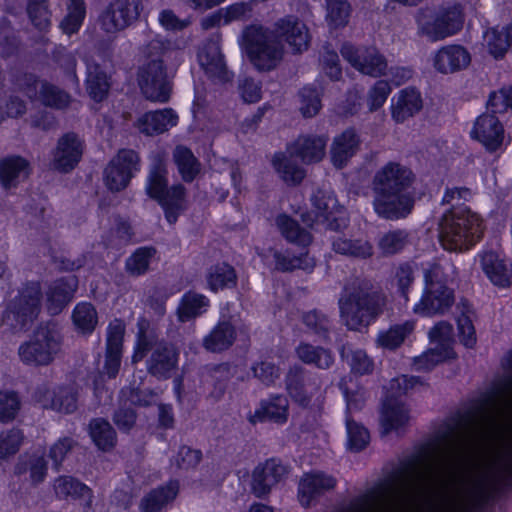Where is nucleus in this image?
Masks as SVG:
<instances>
[{
	"label": "nucleus",
	"mask_w": 512,
	"mask_h": 512,
	"mask_svg": "<svg viewBox=\"0 0 512 512\" xmlns=\"http://www.w3.org/2000/svg\"><path fill=\"white\" fill-rule=\"evenodd\" d=\"M279 39H283L295 53L307 50L310 43L307 26L294 17L279 20L273 31L256 24L247 26L239 43L256 69L269 71L280 63L284 54Z\"/></svg>",
	"instance_id": "nucleus-1"
},
{
	"label": "nucleus",
	"mask_w": 512,
	"mask_h": 512,
	"mask_svg": "<svg viewBox=\"0 0 512 512\" xmlns=\"http://www.w3.org/2000/svg\"><path fill=\"white\" fill-rule=\"evenodd\" d=\"M414 181L413 172L398 162L380 167L373 179L374 210L387 219H398L410 213L413 199L406 190Z\"/></svg>",
	"instance_id": "nucleus-2"
},
{
	"label": "nucleus",
	"mask_w": 512,
	"mask_h": 512,
	"mask_svg": "<svg viewBox=\"0 0 512 512\" xmlns=\"http://www.w3.org/2000/svg\"><path fill=\"white\" fill-rule=\"evenodd\" d=\"M482 234V221L468 206L446 212L440 223L439 238L444 249L462 251L473 246Z\"/></svg>",
	"instance_id": "nucleus-3"
},
{
	"label": "nucleus",
	"mask_w": 512,
	"mask_h": 512,
	"mask_svg": "<svg viewBox=\"0 0 512 512\" xmlns=\"http://www.w3.org/2000/svg\"><path fill=\"white\" fill-rule=\"evenodd\" d=\"M454 266L442 261L425 269V289L419 302L414 305V312L422 316L443 313L454 302L453 291L448 283L453 280Z\"/></svg>",
	"instance_id": "nucleus-4"
},
{
	"label": "nucleus",
	"mask_w": 512,
	"mask_h": 512,
	"mask_svg": "<svg viewBox=\"0 0 512 512\" xmlns=\"http://www.w3.org/2000/svg\"><path fill=\"white\" fill-rule=\"evenodd\" d=\"M327 139L324 136L306 135L299 137L287 148V154L274 155L272 164L276 172L287 183L296 184L304 178V170L293 163L299 158L304 163L319 162L325 156Z\"/></svg>",
	"instance_id": "nucleus-5"
},
{
	"label": "nucleus",
	"mask_w": 512,
	"mask_h": 512,
	"mask_svg": "<svg viewBox=\"0 0 512 512\" xmlns=\"http://www.w3.org/2000/svg\"><path fill=\"white\" fill-rule=\"evenodd\" d=\"M164 43L153 40L149 44V55L139 70L138 82L141 91L151 101L166 102L170 95V86L166 79L160 52L164 53Z\"/></svg>",
	"instance_id": "nucleus-6"
},
{
	"label": "nucleus",
	"mask_w": 512,
	"mask_h": 512,
	"mask_svg": "<svg viewBox=\"0 0 512 512\" xmlns=\"http://www.w3.org/2000/svg\"><path fill=\"white\" fill-rule=\"evenodd\" d=\"M418 33L436 42L457 34L463 27L464 17L459 5L438 10L424 9L416 17Z\"/></svg>",
	"instance_id": "nucleus-7"
},
{
	"label": "nucleus",
	"mask_w": 512,
	"mask_h": 512,
	"mask_svg": "<svg viewBox=\"0 0 512 512\" xmlns=\"http://www.w3.org/2000/svg\"><path fill=\"white\" fill-rule=\"evenodd\" d=\"M166 176L167 171L161 163L151 168L146 182V192L158 201L164 210L165 218L173 224L186 207L185 192L181 185L167 189Z\"/></svg>",
	"instance_id": "nucleus-8"
},
{
	"label": "nucleus",
	"mask_w": 512,
	"mask_h": 512,
	"mask_svg": "<svg viewBox=\"0 0 512 512\" xmlns=\"http://www.w3.org/2000/svg\"><path fill=\"white\" fill-rule=\"evenodd\" d=\"M60 347L61 335L58 327L48 324L38 328L28 341L19 346L18 355L24 364L46 366L55 359Z\"/></svg>",
	"instance_id": "nucleus-9"
},
{
	"label": "nucleus",
	"mask_w": 512,
	"mask_h": 512,
	"mask_svg": "<svg viewBox=\"0 0 512 512\" xmlns=\"http://www.w3.org/2000/svg\"><path fill=\"white\" fill-rule=\"evenodd\" d=\"M384 306L385 300L380 296L353 292L340 300L341 318L349 329L361 330L382 313Z\"/></svg>",
	"instance_id": "nucleus-10"
},
{
	"label": "nucleus",
	"mask_w": 512,
	"mask_h": 512,
	"mask_svg": "<svg viewBox=\"0 0 512 512\" xmlns=\"http://www.w3.org/2000/svg\"><path fill=\"white\" fill-rule=\"evenodd\" d=\"M416 383L415 378L402 375L390 383L391 396L384 402L380 423L384 433L398 431L404 427L410 417L406 405L394 395H401Z\"/></svg>",
	"instance_id": "nucleus-11"
},
{
	"label": "nucleus",
	"mask_w": 512,
	"mask_h": 512,
	"mask_svg": "<svg viewBox=\"0 0 512 512\" xmlns=\"http://www.w3.org/2000/svg\"><path fill=\"white\" fill-rule=\"evenodd\" d=\"M314 211L311 214H302V221L313 226L314 222L326 224L328 228L338 230L347 224V215L343 207L339 206L333 192L329 190H319L312 197Z\"/></svg>",
	"instance_id": "nucleus-12"
},
{
	"label": "nucleus",
	"mask_w": 512,
	"mask_h": 512,
	"mask_svg": "<svg viewBox=\"0 0 512 512\" xmlns=\"http://www.w3.org/2000/svg\"><path fill=\"white\" fill-rule=\"evenodd\" d=\"M139 169L137 153L129 149L120 150L104 171V183L109 190L120 191L127 187Z\"/></svg>",
	"instance_id": "nucleus-13"
},
{
	"label": "nucleus",
	"mask_w": 512,
	"mask_h": 512,
	"mask_svg": "<svg viewBox=\"0 0 512 512\" xmlns=\"http://www.w3.org/2000/svg\"><path fill=\"white\" fill-rule=\"evenodd\" d=\"M341 54L352 67L363 74L378 77L386 71L387 62L374 47L355 48L351 44H344Z\"/></svg>",
	"instance_id": "nucleus-14"
},
{
	"label": "nucleus",
	"mask_w": 512,
	"mask_h": 512,
	"mask_svg": "<svg viewBox=\"0 0 512 512\" xmlns=\"http://www.w3.org/2000/svg\"><path fill=\"white\" fill-rule=\"evenodd\" d=\"M470 52L462 45L448 44L431 55L434 70L440 74H454L467 69L471 63Z\"/></svg>",
	"instance_id": "nucleus-15"
},
{
	"label": "nucleus",
	"mask_w": 512,
	"mask_h": 512,
	"mask_svg": "<svg viewBox=\"0 0 512 512\" xmlns=\"http://www.w3.org/2000/svg\"><path fill=\"white\" fill-rule=\"evenodd\" d=\"M471 136L487 150L497 151L505 144V132L498 118L491 113L480 115L471 130Z\"/></svg>",
	"instance_id": "nucleus-16"
},
{
	"label": "nucleus",
	"mask_w": 512,
	"mask_h": 512,
	"mask_svg": "<svg viewBox=\"0 0 512 512\" xmlns=\"http://www.w3.org/2000/svg\"><path fill=\"white\" fill-rule=\"evenodd\" d=\"M139 14V0H115L101 17L102 28L114 33L126 28Z\"/></svg>",
	"instance_id": "nucleus-17"
},
{
	"label": "nucleus",
	"mask_w": 512,
	"mask_h": 512,
	"mask_svg": "<svg viewBox=\"0 0 512 512\" xmlns=\"http://www.w3.org/2000/svg\"><path fill=\"white\" fill-rule=\"evenodd\" d=\"M179 117L171 108L147 111L137 116L135 129L146 136L162 134L178 124Z\"/></svg>",
	"instance_id": "nucleus-18"
},
{
	"label": "nucleus",
	"mask_w": 512,
	"mask_h": 512,
	"mask_svg": "<svg viewBox=\"0 0 512 512\" xmlns=\"http://www.w3.org/2000/svg\"><path fill=\"white\" fill-rule=\"evenodd\" d=\"M53 491L60 500L77 502L84 510L93 504V492L84 483L71 476H59L53 481Z\"/></svg>",
	"instance_id": "nucleus-19"
},
{
	"label": "nucleus",
	"mask_w": 512,
	"mask_h": 512,
	"mask_svg": "<svg viewBox=\"0 0 512 512\" xmlns=\"http://www.w3.org/2000/svg\"><path fill=\"white\" fill-rule=\"evenodd\" d=\"M256 253L260 262L268 267L276 270L288 271L300 268L306 271L314 267L313 258L305 255L304 257H290L288 252L282 253L271 249L270 247H256Z\"/></svg>",
	"instance_id": "nucleus-20"
},
{
	"label": "nucleus",
	"mask_w": 512,
	"mask_h": 512,
	"mask_svg": "<svg viewBox=\"0 0 512 512\" xmlns=\"http://www.w3.org/2000/svg\"><path fill=\"white\" fill-rule=\"evenodd\" d=\"M124 325L121 321L115 320L107 328V342L103 375L114 378L120 369L122 356V342L124 336Z\"/></svg>",
	"instance_id": "nucleus-21"
},
{
	"label": "nucleus",
	"mask_w": 512,
	"mask_h": 512,
	"mask_svg": "<svg viewBox=\"0 0 512 512\" xmlns=\"http://www.w3.org/2000/svg\"><path fill=\"white\" fill-rule=\"evenodd\" d=\"M41 286L38 282L27 283L9 305V310L23 323L35 317L40 310Z\"/></svg>",
	"instance_id": "nucleus-22"
},
{
	"label": "nucleus",
	"mask_w": 512,
	"mask_h": 512,
	"mask_svg": "<svg viewBox=\"0 0 512 512\" xmlns=\"http://www.w3.org/2000/svg\"><path fill=\"white\" fill-rule=\"evenodd\" d=\"M35 399L43 408L61 413H71L77 408L76 395L70 388L39 387Z\"/></svg>",
	"instance_id": "nucleus-23"
},
{
	"label": "nucleus",
	"mask_w": 512,
	"mask_h": 512,
	"mask_svg": "<svg viewBox=\"0 0 512 512\" xmlns=\"http://www.w3.org/2000/svg\"><path fill=\"white\" fill-rule=\"evenodd\" d=\"M289 403L284 396H272L262 400L254 412L249 413L248 421L252 424L270 421L284 424L288 420Z\"/></svg>",
	"instance_id": "nucleus-24"
},
{
	"label": "nucleus",
	"mask_w": 512,
	"mask_h": 512,
	"mask_svg": "<svg viewBox=\"0 0 512 512\" xmlns=\"http://www.w3.org/2000/svg\"><path fill=\"white\" fill-rule=\"evenodd\" d=\"M287 389L290 397L303 408H319L323 401V391L320 381L307 378L301 381H289Z\"/></svg>",
	"instance_id": "nucleus-25"
},
{
	"label": "nucleus",
	"mask_w": 512,
	"mask_h": 512,
	"mask_svg": "<svg viewBox=\"0 0 512 512\" xmlns=\"http://www.w3.org/2000/svg\"><path fill=\"white\" fill-rule=\"evenodd\" d=\"M83 152V143L75 134L63 136L53 156V165L60 171L73 169L80 161Z\"/></svg>",
	"instance_id": "nucleus-26"
},
{
	"label": "nucleus",
	"mask_w": 512,
	"mask_h": 512,
	"mask_svg": "<svg viewBox=\"0 0 512 512\" xmlns=\"http://www.w3.org/2000/svg\"><path fill=\"white\" fill-rule=\"evenodd\" d=\"M285 467L271 459L259 464L252 474V489L257 496H263L270 491L284 476Z\"/></svg>",
	"instance_id": "nucleus-27"
},
{
	"label": "nucleus",
	"mask_w": 512,
	"mask_h": 512,
	"mask_svg": "<svg viewBox=\"0 0 512 512\" xmlns=\"http://www.w3.org/2000/svg\"><path fill=\"white\" fill-rule=\"evenodd\" d=\"M336 480L320 471L306 473L300 480L298 498L303 506L310 505L313 498L324 490L332 489Z\"/></svg>",
	"instance_id": "nucleus-28"
},
{
	"label": "nucleus",
	"mask_w": 512,
	"mask_h": 512,
	"mask_svg": "<svg viewBox=\"0 0 512 512\" xmlns=\"http://www.w3.org/2000/svg\"><path fill=\"white\" fill-rule=\"evenodd\" d=\"M359 137L352 129H347L337 135L331 146V161L337 168L344 167L355 155L359 147Z\"/></svg>",
	"instance_id": "nucleus-29"
},
{
	"label": "nucleus",
	"mask_w": 512,
	"mask_h": 512,
	"mask_svg": "<svg viewBox=\"0 0 512 512\" xmlns=\"http://www.w3.org/2000/svg\"><path fill=\"white\" fill-rule=\"evenodd\" d=\"M198 61L211 78L219 81L230 79L217 42H211L203 47L198 53Z\"/></svg>",
	"instance_id": "nucleus-30"
},
{
	"label": "nucleus",
	"mask_w": 512,
	"mask_h": 512,
	"mask_svg": "<svg viewBox=\"0 0 512 512\" xmlns=\"http://www.w3.org/2000/svg\"><path fill=\"white\" fill-rule=\"evenodd\" d=\"M29 173V162L23 157L9 156L0 161V181L5 188L17 186Z\"/></svg>",
	"instance_id": "nucleus-31"
},
{
	"label": "nucleus",
	"mask_w": 512,
	"mask_h": 512,
	"mask_svg": "<svg viewBox=\"0 0 512 512\" xmlns=\"http://www.w3.org/2000/svg\"><path fill=\"white\" fill-rule=\"evenodd\" d=\"M392 117L396 122H404L422 107L420 93L414 89L401 90L392 98Z\"/></svg>",
	"instance_id": "nucleus-32"
},
{
	"label": "nucleus",
	"mask_w": 512,
	"mask_h": 512,
	"mask_svg": "<svg viewBox=\"0 0 512 512\" xmlns=\"http://www.w3.org/2000/svg\"><path fill=\"white\" fill-rule=\"evenodd\" d=\"M76 290V281L73 277L56 281L46 291V308L50 314H58L70 301Z\"/></svg>",
	"instance_id": "nucleus-33"
},
{
	"label": "nucleus",
	"mask_w": 512,
	"mask_h": 512,
	"mask_svg": "<svg viewBox=\"0 0 512 512\" xmlns=\"http://www.w3.org/2000/svg\"><path fill=\"white\" fill-rule=\"evenodd\" d=\"M482 45L495 59L503 57L512 48V23L502 28L487 29Z\"/></svg>",
	"instance_id": "nucleus-34"
},
{
	"label": "nucleus",
	"mask_w": 512,
	"mask_h": 512,
	"mask_svg": "<svg viewBox=\"0 0 512 512\" xmlns=\"http://www.w3.org/2000/svg\"><path fill=\"white\" fill-rule=\"evenodd\" d=\"M179 491L177 481H170L166 485L152 490L140 503L142 512H158L168 503L172 502Z\"/></svg>",
	"instance_id": "nucleus-35"
},
{
	"label": "nucleus",
	"mask_w": 512,
	"mask_h": 512,
	"mask_svg": "<svg viewBox=\"0 0 512 512\" xmlns=\"http://www.w3.org/2000/svg\"><path fill=\"white\" fill-rule=\"evenodd\" d=\"M481 266L490 281L500 287L510 284L508 268L501 256L496 252H485L480 256Z\"/></svg>",
	"instance_id": "nucleus-36"
},
{
	"label": "nucleus",
	"mask_w": 512,
	"mask_h": 512,
	"mask_svg": "<svg viewBox=\"0 0 512 512\" xmlns=\"http://www.w3.org/2000/svg\"><path fill=\"white\" fill-rule=\"evenodd\" d=\"M18 475L28 474L32 483L37 484L44 480L47 467L44 460V452L37 451L22 456L15 468Z\"/></svg>",
	"instance_id": "nucleus-37"
},
{
	"label": "nucleus",
	"mask_w": 512,
	"mask_h": 512,
	"mask_svg": "<svg viewBox=\"0 0 512 512\" xmlns=\"http://www.w3.org/2000/svg\"><path fill=\"white\" fill-rule=\"evenodd\" d=\"M209 300L206 296L195 292L185 293L177 308L179 321L185 322L194 319L207 311Z\"/></svg>",
	"instance_id": "nucleus-38"
},
{
	"label": "nucleus",
	"mask_w": 512,
	"mask_h": 512,
	"mask_svg": "<svg viewBox=\"0 0 512 512\" xmlns=\"http://www.w3.org/2000/svg\"><path fill=\"white\" fill-rule=\"evenodd\" d=\"M177 362V355L173 348L158 346L149 361L148 369L156 377H168Z\"/></svg>",
	"instance_id": "nucleus-39"
},
{
	"label": "nucleus",
	"mask_w": 512,
	"mask_h": 512,
	"mask_svg": "<svg viewBox=\"0 0 512 512\" xmlns=\"http://www.w3.org/2000/svg\"><path fill=\"white\" fill-rule=\"evenodd\" d=\"M72 323L78 333L91 334L98 324V313L88 302L78 303L72 311Z\"/></svg>",
	"instance_id": "nucleus-40"
},
{
	"label": "nucleus",
	"mask_w": 512,
	"mask_h": 512,
	"mask_svg": "<svg viewBox=\"0 0 512 512\" xmlns=\"http://www.w3.org/2000/svg\"><path fill=\"white\" fill-rule=\"evenodd\" d=\"M235 339V330L228 322H219L217 326L203 340L204 347L211 352H220L232 345Z\"/></svg>",
	"instance_id": "nucleus-41"
},
{
	"label": "nucleus",
	"mask_w": 512,
	"mask_h": 512,
	"mask_svg": "<svg viewBox=\"0 0 512 512\" xmlns=\"http://www.w3.org/2000/svg\"><path fill=\"white\" fill-rule=\"evenodd\" d=\"M413 330L414 323L412 321L391 326L388 330L379 332L377 344L383 349L393 350L399 347Z\"/></svg>",
	"instance_id": "nucleus-42"
},
{
	"label": "nucleus",
	"mask_w": 512,
	"mask_h": 512,
	"mask_svg": "<svg viewBox=\"0 0 512 512\" xmlns=\"http://www.w3.org/2000/svg\"><path fill=\"white\" fill-rule=\"evenodd\" d=\"M87 91L95 102L102 101L108 92L107 75L97 65H87Z\"/></svg>",
	"instance_id": "nucleus-43"
},
{
	"label": "nucleus",
	"mask_w": 512,
	"mask_h": 512,
	"mask_svg": "<svg viewBox=\"0 0 512 512\" xmlns=\"http://www.w3.org/2000/svg\"><path fill=\"white\" fill-rule=\"evenodd\" d=\"M430 345L444 352V357H454L453 328L449 323L439 322L429 332Z\"/></svg>",
	"instance_id": "nucleus-44"
},
{
	"label": "nucleus",
	"mask_w": 512,
	"mask_h": 512,
	"mask_svg": "<svg viewBox=\"0 0 512 512\" xmlns=\"http://www.w3.org/2000/svg\"><path fill=\"white\" fill-rule=\"evenodd\" d=\"M207 283L212 291L233 287L236 284V273L228 264L215 265L207 274Z\"/></svg>",
	"instance_id": "nucleus-45"
},
{
	"label": "nucleus",
	"mask_w": 512,
	"mask_h": 512,
	"mask_svg": "<svg viewBox=\"0 0 512 512\" xmlns=\"http://www.w3.org/2000/svg\"><path fill=\"white\" fill-rule=\"evenodd\" d=\"M276 225L282 235L289 241L299 245H308L311 242L309 232L300 229L298 224L287 215H279L276 219Z\"/></svg>",
	"instance_id": "nucleus-46"
},
{
	"label": "nucleus",
	"mask_w": 512,
	"mask_h": 512,
	"mask_svg": "<svg viewBox=\"0 0 512 512\" xmlns=\"http://www.w3.org/2000/svg\"><path fill=\"white\" fill-rule=\"evenodd\" d=\"M174 160L180 175L185 181H192L200 171L196 158L185 147L180 146L175 149Z\"/></svg>",
	"instance_id": "nucleus-47"
},
{
	"label": "nucleus",
	"mask_w": 512,
	"mask_h": 512,
	"mask_svg": "<svg viewBox=\"0 0 512 512\" xmlns=\"http://www.w3.org/2000/svg\"><path fill=\"white\" fill-rule=\"evenodd\" d=\"M296 352L300 360L307 364H314L319 368H328L333 362V357L329 351L309 344H300Z\"/></svg>",
	"instance_id": "nucleus-48"
},
{
	"label": "nucleus",
	"mask_w": 512,
	"mask_h": 512,
	"mask_svg": "<svg viewBox=\"0 0 512 512\" xmlns=\"http://www.w3.org/2000/svg\"><path fill=\"white\" fill-rule=\"evenodd\" d=\"M90 435L97 447L102 450L110 449L115 444V432L105 420H93L90 423Z\"/></svg>",
	"instance_id": "nucleus-49"
},
{
	"label": "nucleus",
	"mask_w": 512,
	"mask_h": 512,
	"mask_svg": "<svg viewBox=\"0 0 512 512\" xmlns=\"http://www.w3.org/2000/svg\"><path fill=\"white\" fill-rule=\"evenodd\" d=\"M333 250L343 255L358 258H366L372 255V246L365 240L352 241L346 238H338L333 241Z\"/></svg>",
	"instance_id": "nucleus-50"
},
{
	"label": "nucleus",
	"mask_w": 512,
	"mask_h": 512,
	"mask_svg": "<svg viewBox=\"0 0 512 512\" xmlns=\"http://www.w3.org/2000/svg\"><path fill=\"white\" fill-rule=\"evenodd\" d=\"M349 16L350 4L347 0H326V21L331 28L345 26Z\"/></svg>",
	"instance_id": "nucleus-51"
},
{
	"label": "nucleus",
	"mask_w": 512,
	"mask_h": 512,
	"mask_svg": "<svg viewBox=\"0 0 512 512\" xmlns=\"http://www.w3.org/2000/svg\"><path fill=\"white\" fill-rule=\"evenodd\" d=\"M341 356L347 361L352 372L355 374H367L373 370V361L361 349H352L350 346H344Z\"/></svg>",
	"instance_id": "nucleus-52"
},
{
	"label": "nucleus",
	"mask_w": 512,
	"mask_h": 512,
	"mask_svg": "<svg viewBox=\"0 0 512 512\" xmlns=\"http://www.w3.org/2000/svg\"><path fill=\"white\" fill-rule=\"evenodd\" d=\"M34 90L39 91V100L46 106L63 108L69 103V96L52 85L35 81Z\"/></svg>",
	"instance_id": "nucleus-53"
},
{
	"label": "nucleus",
	"mask_w": 512,
	"mask_h": 512,
	"mask_svg": "<svg viewBox=\"0 0 512 512\" xmlns=\"http://www.w3.org/2000/svg\"><path fill=\"white\" fill-rule=\"evenodd\" d=\"M85 17L83 0H70L68 14L61 23L66 34H73L79 30Z\"/></svg>",
	"instance_id": "nucleus-54"
},
{
	"label": "nucleus",
	"mask_w": 512,
	"mask_h": 512,
	"mask_svg": "<svg viewBox=\"0 0 512 512\" xmlns=\"http://www.w3.org/2000/svg\"><path fill=\"white\" fill-rule=\"evenodd\" d=\"M154 255L155 250L153 248H139L127 259L126 267L128 271L133 274L144 273L148 269Z\"/></svg>",
	"instance_id": "nucleus-55"
},
{
	"label": "nucleus",
	"mask_w": 512,
	"mask_h": 512,
	"mask_svg": "<svg viewBox=\"0 0 512 512\" xmlns=\"http://www.w3.org/2000/svg\"><path fill=\"white\" fill-rule=\"evenodd\" d=\"M346 429L348 436V447L350 450L359 451L369 442V432L363 426L347 418Z\"/></svg>",
	"instance_id": "nucleus-56"
},
{
	"label": "nucleus",
	"mask_w": 512,
	"mask_h": 512,
	"mask_svg": "<svg viewBox=\"0 0 512 512\" xmlns=\"http://www.w3.org/2000/svg\"><path fill=\"white\" fill-rule=\"evenodd\" d=\"M29 18L33 25L45 30L50 25V13L45 0H32L27 7Z\"/></svg>",
	"instance_id": "nucleus-57"
},
{
	"label": "nucleus",
	"mask_w": 512,
	"mask_h": 512,
	"mask_svg": "<svg viewBox=\"0 0 512 512\" xmlns=\"http://www.w3.org/2000/svg\"><path fill=\"white\" fill-rule=\"evenodd\" d=\"M20 408L18 396L9 390H0V421L12 420Z\"/></svg>",
	"instance_id": "nucleus-58"
},
{
	"label": "nucleus",
	"mask_w": 512,
	"mask_h": 512,
	"mask_svg": "<svg viewBox=\"0 0 512 512\" xmlns=\"http://www.w3.org/2000/svg\"><path fill=\"white\" fill-rule=\"evenodd\" d=\"M390 93L391 87L388 82L383 80L377 81L367 94V105L369 110L375 111L382 107Z\"/></svg>",
	"instance_id": "nucleus-59"
},
{
	"label": "nucleus",
	"mask_w": 512,
	"mask_h": 512,
	"mask_svg": "<svg viewBox=\"0 0 512 512\" xmlns=\"http://www.w3.org/2000/svg\"><path fill=\"white\" fill-rule=\"evenodd\" d=\"M406 235L402 231H390L384 234L378 243L379 249L384 255L399 252L405 244Z\"/></svg>",
	"instance_id": "nucleus-60"
},
{
	"label": "nucleus",
	"mask_w": 512,
	"mask_h": 512,
	"mask_svg": "<svg viewBox=\"0 0 512 512\" xmlns=\"http://www.w3.org/2000/svg\"><path fill=\"white\" fill-rule=\"evenodd\" d=\"M23 435L17 429L0 434V459L16 453L22 443Z\"/></svg>",
	"instance_id": "nucleus-61"
},
{
	"label": "nucleus",
	"mask_w": 512,
	"mask_h": 512,
	"mask_svg": "<svg viewBox=\"0 0 512 512\" xmlns=\"http://www.w3.org/2000/svg\"><path fill=\"white\" fill-rule=\"evenodd\" d=\"M301 112L305 117H312L318 113L321 108L319 94L316 89L305 87L300 93Z\"/></svg>",
	"instance_id": "nucleus-62"
},
{
	"label": "nucleus",
	"mask_w": 512,
	"mask_h": 512,
	"mask_svg": "<svg viewBox=\"0 0 512 512\" xmlns=\"http://www.w3.org/2000/svg\"><path fill=\"white\" fill-rule=\"evenodd\" d=\"M450 358L444 357V352L431 345L427 352L415 359L414 367L418 371H429L438 363Z\"/></svg>",
	"instance_id": "nucleus-63"
},
{
	"label": "nucleus",
	"mask_w": 512,
	"mask_h": 512,
	"mask_svg": "<svg viewBox=\"0 0 512 512\" xmlns=\"http://www.w3.org/2000/svg\"><path fill=\"white\" fill-rule=\"evenodd\" d=\"M488 105L493 113H502L508 108L512 109V88H503L491 94Z\"/></svg>",
	"instance_id": "nucleus-64"
}]
</instances>
